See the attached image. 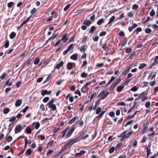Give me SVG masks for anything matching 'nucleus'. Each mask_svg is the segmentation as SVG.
<instances>
[{
  "instance_id": "nucleus-56",
  "label": "nucleus",
  "mask_w": 158,
  "mask_h": 158,
  "mask_svg": "<svg viewBox=\"0 0 158 158\" xmlns=\"http://www.w3.org/2000/svg\"><path fill=\"white\" fill-rule=\"evenodd\" d=\"M9 45V41L8 40L6 41L4 44V47L5 48H7L8 47Z\"/></svg>"
},
{
  "instance_id": "nucleus-15",
  "label": "nucleus",
  "mask_w": 158,
  "mask_h": 158,
  "mask_svg": "<svg viewBox=\"0 0 158 158\" xmlns=\"http://www.w3.org/2000/svg\"><path fill=\"white\" fill-rule=\"evenodd\" d=\"M88 89L89 88L84 85L81 89V91L82 93H85L86 92Z\"/></svg>"
},
{
  "instance_id": "nucleus-41",
  "label": "nucleus",
  "mask_w": 158,
  "mask_h": 158,
  "mask_svg": "<svg viewBox=\"0 0 158 158\" xmlns=\"http://www.w3.org/2000/svg\"><path fill=\"white\" fill-rule=\"evenodd\" d=\"M102 48L105 51L106 50V48H107V44H103L102 46Z\"/></svg>"
},
{
  "instance_id": "nucleus-21",
  "label": "nucleus",
  "mask_w": 158,
  "mask_h": 158,
  "mask_svg": "<svg viewBox=\"0 0 158 158\" xmlns=\"http://www.w3.org/2000/svg\"><path fill=\"white\" fill-rule=\"evenodd\" d=\"M131 67H129L126 69L124 70L123 72V74L124 75H125L129 72L131 69Z\"/></svg>"
},
{
  "instance_id": "nucleus-30",
  "label": "nucleus",
  "mask_w": 158,
  "mask_h": 158,
  "mask_svg": "<svg viewBox=\"0 0 158 158\" xmlns=\"http://www.w3.org/2000/svg\"><path fill=\"white\" fill-rule=\"evenodd\" d=\"M76 44H70L68 47L67 49L69 51L72 49H73L74 48L73 46H75Z\"/></svg>"
},
{
  "instance_id": "nucleus-18",
  "label": "nucleus",
  "mask_w": 158,
  "mask_h": 158,
  "mask_svg": "<svg viewBox=\"0 0 158 158\" xmlns=\"http://www.w3.org/2000/svg\"><path fill=\"white\" fill-rule=\"evenodd\" d=\"M85 151L84 150H81L79 152L75 154V156H77L79 155L82 156L85 153Z\"/></svg>"
},
{
  "instance_id": "nucleus-8",
  "label": "nucleus",
  "mask_w": 158,
  "mask_h": 158,
  "mask_svg": "<svg viewBox=\"0 0 158 158\" xmlns=\"http://www.w3.org/2000/svg\"><path fill=\"white\" fill-rule=\"evenodd\" d=\"M124 86L123 84L118 86L116 89L117 91L118 92H121L124 88Z\"/></svg>"
},
{
  "instance_id": "nucleus-4",
  "label": "nucleus",
  "mask_w": 158,
  "mask_h": 158,
  "mask_svg": "<svg viewBox=\"0 0 158 158\" xmlns=\"http://www.w3.org/2000/svg\"><path fill=\"white\" fill-rule=\"evenodd\" d=\"M75 129V127H72L70 130H69L66 135V137H69L72 134Z\"/></svg>"
},
{
  "instance_id": "nucleus-50",
  "label": "nucleus",
  "mask_w": 158,
  "mask_h": 158,
  "mask_svg": "<svg viewBox=\"0 0 158 158\" xmlns=\"http://www.w3.org/2000/svg\"><path fill=\"white\" fill-rule=\"evenodd\" d=\"M109 92H107L106 94V95H104L103 96H102V97H101L100 99H105L107 96L108 95V94H109Z\"/></svg>"
},
{
  "instance_id": "nucleus-39",
  "label": "nucleus",
  "mask_w": 158,
  "mask_h": 158,
  "mask_svg": "<svg viewBox=\"0 0 158 158\" xmlns=\"http://www.w3.org/2000/svg\"><path fill=\"white\" fill-rule=\"evenodd\" d=\"M26 131L27 134H30L31 132V131L30 128L27 127L26 128Z\"/></svg>"
},
{
  "instance_id": "nucleus-25",
  "label": "nucleus",
  "mask_w": 158,
  "mask_h": 158,
  "mask_svg": "<svg viewBox=\"0 0 158 158\" xmlns=\"http://www.w3.org/2000/svg\"><path fill=\"white\" fill-rule=\"evenodd\" d=\"M146 64L145 63H142L140 64L139 66V69H143L144 67H146Z\"/></svg>"
},
{
  "instance_id": "nucleus-55",
  "label": "nucleus",
  "mask_w": 158,
  "mask_h": 158,
  "mask_svg": "<svg viewBox=\"0 0 158 158\" xmlns=\"http://www.w3.org/2000/svg\"><path fill=\"white\" fill-rule=\"evenodd\" d=\"M131 79H128L127 81H125L124 83H123L122 84L124 86H125L127 85L128 83L130 81Z\"/></svg>"
},
{
  "instance_id": "nucleus-17",
  "label": "nucleus",
  "mask_w": 158,
  "mask_h": 158,
  "mask_svg": "<svg viewBox=\"0 0 158 158\" xmlns=\"http://www.w3.org/2000/svg\"><path fill=\"white\" fill-rule=\"evenodd\" d=\"M67 34H65L63 36L61 39V40H63L64 43H65L68 40V38H66V36L67 35Z\"/></svg>"
},
{
  "instance_id": "nucleus-28",
  "label": "nucleus",
  "mask_w": 158,
  "mask_h": 158,
  "mask_svg": "<svg viewBox=\"0 0 158 158\" xmlns=\"http://www.w3.org/2000/svg\"><path fill=\"white\" fill-rule=\"evenodd\" d=\"M10 111V110L8 108H4L3 111V113L5 114H6L7 113H8L9 111Z\"/></svg>"
},
{
  "instance_id": "nucleus-13",
  "label": "nucleus",
  "mask_w": 158,
  "mask_h": 158,
  "mask_svg": "<svg viewBox=\"0 0 158 158\" xmlns=\"http://www.w3.org/2000/svg\"><path fill=\"white\" fill-rule=\"evenodd\" d=\"M87 47V46L86 45L82 46L81 47V48L80 49V51L81 52H84L85 51Z\"/></svg>"
},
{
  "instance_id": "nucleus-12",
  "label": "nucleus",
  "mask_w": 158,
  "mask_h": 158,
  "mask_svg": "<svg viewBox=\"0 0 158 158\" xmlns=\"http://www.w3.org/2000/svg\"><path fill=\"white\" fill-rule=\"evenodd\" d=\"M31 16H29V17H28L21 24V25H20V26L22 27H23L25 24L28 21L30 20V19L31 17Z\"/></svg>"
},
{
  "instance_id": "nucleus-40",
  "label": "nucleus",
  "mask_w": 158,
  "mask_h": 158,
  "mask_svg": "<svg viewBox=\"0 0 158 158\" xmlns=\"http://www.w3.org/2000/svg\"><path fill=\"white\" fill-rule=\"evenodd\" d=\"M142 29L141 28L139 27L137 28L136 30V34H138L139 32L141 31Z\"/></svg>"
},
{
  "instance_id": "nucleus-63",
  "label": "nucleus",
  "mask_w": 158,
  "mask_h": 158,
  "mask_svg": "<svg viewBox=\"0 0 158 158\" xmlns=\"http://www.w3.org/2000/svg\"><path fill=\"white\" fill-rule=\"evenodd\" d=\"M12 139V138L11 136H9L6 139V140L8 142H10Z\"/></svg>"
},
{
  "instance_id": "nucleus-37",
  "label": "nucleus",
  "mask_w": 158,
  "mask_h": 158,
  "mask_svg": "<svg viewBox=\"0 0 158 158\" xmlns=\"http://www.w3.org/2000/svg\"><path fill=\"white\" fill-rule=\"evenodd\" d=\"M139 6L137 4H134L132 6V9L133 10H136L138 8Z\"/></svg>"
},
{
  "instance_id": "nucleus-1",
  "label": "nucleus",
  "mask_w": 158,
  "mask_h": 158,
  "mask_svg": "<svg viewBox=\"0 0 158 158\" xmlns=\"http://www.w3.org/2000/svg\"><path fill=\"white\" fill-rule=\"evenodd\" d=\"M54 102V99H52L47 104L46 106H48V108L50 109L52 111H54L56 109V106L53 104Z\"/></svg>"
},
{
  "instance_id": "nucleus-22",
  "label": "nucleus",
  "mask_w": 158,
  "mask_h": 158,
  "mask_svg": "<svg viewBox=\"0 0 158 158\" xmlns=\"http://www.w3.org/2000/svg\"><path fill=\"white\" fill-rule=\"evenodd\" d=\"M104 19L102 18L98 21L97 22V24L98 25H100L101 24H102V23H104Z\"/></svg>"
},
{
  "instance_id": "nucleus-9",
  "label": "nucleus",
  "mask_w": 158,
  "mask_h": 158,
  "mask_svg": "<svg viewBox=\"0 0 158 158\" xmlns=\"http://www.w3.org/2000/svg\"><path fill=\"white\" fill-rule=\"evenodd\" d=\"M137 26L138 25L137 24L135 23H134L131 27H129V31L130 32L131 31L137 27Z\"/></svg>"
},
{
  "instance_id": "nucleus-36",
  "label": "nucleus",
  "mask_w": 158,
  "mask_h": 158,
  "mask_svg": "<svg viewBox=\"0 0 158 158\" xmlns=\"http://www.w3.org/2000/svg\"><path fill=\"white\" fill-rule=\"evenodd\" d=\"M67 130V129H66L65 130H64L62 131L61 133L62 134V135L61 137L62 138H63L64 137V136L65 135Z\"/></svg>"
},
{
  "instance_id": "nucleus-64",
  "label": "nucleus",
  "mask_w": 158,
  "mask_h": 158,
  "mask_svg": "<svg viewBox=\"0 0 158 158\" xmlns=\"http://www.w3.org/2000/svg\"><path fill=\"white\" fill-rule=\"evenodd\" d=\"M131 49L130 48H127L126 49V52L127 53H130L131 51Z\"/></svg>"
},
{
  "instance_id": "nucleus-59",
  "label": "nucleus",
  "mask_w": 158,
  "mask_h": 158,
  "mask_svg": "<svg viewBox=\"0 0 158 158\" xmlns=\"http://www.w3.org/2000/svg\"><path fill=\"white\" fill-rule=\"evenodd\" d=\"M36 11V9L35 8H33L30 11V13L31 15L33 14Z\"/></svg>"
},
{
  "instance_id": "nucleus-24",
  "label": "nucleus",
  "mask_w": 158,
  "mask_h": 158,
  "mask_svg": "<svg viewBox=\"0 0 158 158\" xmlns=\"http://www.w3.org/2000/svg\"><path fill=\"white\" fill-rule=\"evenodd\" d=\"M77 116L74 117L73 118L70 120V121H69V123L70 124H71L73 123L75 121V120L77 119Z\"/></svg>"
},
{
  "instance_id": "nucleus-34",
  "label": "nucleus",
  "mask_w": 158,
  "mask_h": 158,
  "mask_svg": "<svg viewBox=\"0 0 158 158\" xmlns=\"http://www.w3.org/2000/svg\"><path fill=\"white\" fill-rule=\"evenodd\" d=\"M138 89V88L136 86H134L132 87L130 89L131 91L133 92H135L137 91Z\"/></svg>"
},
{
  "instance_id": "nucleus-32",
  "label": "nucleus",
  "mask_w": 158,
  "mask_h": 158,
  "mask_svg": "<svg viewBox=\"0 0 158 158\" xmlns=\"http://www.w3.org/2000/svg\"><path fill=\"white\" fill-rule=\"evenodd\" d=\"M67 68L69 70L71 69L72 68V64L71 62H69L67 64Z\"/></svg>"
},
{
  "instance_id": "nucleus-19",
  "label": "nucleus",
  "mask_w": 158,
  "mask_h": 158,
  "mask_svg": "<svg viewBox=\"0 0 158 158\" xmlns=\"http://www.w3.org/2000/svg\"><path fill=\"white\" fill-rule=\"evenodd\" d=\"M58 35L57 34H54L53 36L51 37L47 41L46 43L48 42L49 41H51L52 40H53L54 39H55L57 36Z\"/></svg>"
},
{
  "instance_id": "nucleus-53",
  "label": "nucleus",
  "mask_w": 158,
  "mask_h": 158,
  "mask_svg": "<svg viewBox=\"0 0 158 158\" xmlns=\"http://www.w3.org/2000/svg\"><path fill=\"white\" fill-rule=\"evenodd\" d=\"M121 79L120 78L116 80V81L114 82L117 85L121 81Z\"/></svg>"
},
{
  "instance_id": "nucleus-29",
  "label": "nucleus",
  "mask_w": 158,
  "mask_h": 158,
  "mask_svg": "<svg viewBox=\"0 0 158 158\" xmlns=\"http://www.w3.org/2000/svg\"><path fill=\"white\" fill-rule=\"evenodd\" d=\"M40 61V59L38 57L35 58L34 61V64L35 65L38 64Z\"/></svg>"
},
{
  "instance_id": "nucleus-48",
  "label": "nucleus",
  "mask_w": 158,
  "mask_h": 158,
  "mask_svg": "<svg viewBox=\"0 0 158 158\" xmlns=\"http://www.w3.org/2000/svg\"><path fill=\"white\" fill-rule=\"evenodd\" d=\"M155 15V12L154 10H152L150 12V15L152 17L153 16H154Z\"/></svg>"
},
{
  "instance_id": "nucleus-10",
  "label": "nucleus",
  "mask_w": 158,
  "mask_h": 158,
  "mask_svg": "<svg viewBox=\"0 0 158 158\" xmlns=\"http://www.w3.org/2000/svg\"><path fill=\"white\" fill-rule=\"evenodd\" d=\"M22 103V100L21 99L17 100L15 103V105L16 107L20 106Z\"/></svg>"
},
{
  "instance_id": "nucleus-27",
  "label": "nucleus",
  "mask_w": 158,
  "mask_h": 158,
  "mask_svg": "<svg viewBox=\"0 0 158 158\" xmlns=\"http://www.w3.org/2000/svg\"><path fill=\"white\" fill-rule=\"evenodd\" d=\"M115 19V16H112L111 18H110L109 20V21L108 22V24H110Z\"/></svg>"
},
{
  "instance_id": "nucleus-52",
  "label": "nucleus",
  "mask_w": 158,
  "mask_h": 158,
  "mask_svg": "<svg viewBox=\"0 0 158 158\" xmlns=\"http://www.w3.org/2000/svg\"><path fill=\"white\" fill-rule=\"evenodd\" d=\"M63 81V80H60L59 81H56V83L57 85H60Z\"/></svg>"
},
{
  "instance_id": "nucleus-3",
  "label": "nucleus",
  "mask_w": 158,
  "mask_h": 158,
  "mask_svg": "<svg viewBox=\"0 0 158 158\" xmlns=\"http://www.w3.org/2000/svg\"><path fill=\"white\" fill-rule=\"evenodd\" d=\"M22 128V126L19 124L16 125L15 130V133L17 134L20 132Z\"/></svg>"
},
{
  "instance_id": "nucleus-49",
  "label": "nucleus",
  "mask_w": 158,
  "mask_h": 158,
  "mask_svg": "<svg viewBox=\"0 0 158 158\" xmlns=\"http://www.w3.org/2000/svg\"><path fill=\"white\" fill-rule=\"evenodd\" d=\"M127 15L129 17H132L134 16V14L131 11L128 13Z\"/></svg>"
},
{
  "instance_id": "nucleus-60",
  "label": "nucleus",
  "mask_w": 158,
  "mask_h": 158,
  "mask_svg": "<svg viewBox=\"0 0 158 158\" xmlns=\"http://www.w3.org/2000/svg\"><path fill=\"white\" fill-rule=\"evenodd\" d=\"M106 33V32L105 31H103L101 32L100 34V36H103L105 35Z\"/></svg>"
},
{
  "instance_id": "nucleus-46",
  "label": "nucleus",
  "mask_w": 158,
  "mask_h": 158,
  "mask_svg": "<svg viewBox=\"0 0 158 158\" xmlns=\"http://www.w3.org/2000/svg\"><path fill=\"white\" fill-rule=\"evenodd\" d=\"M135 106V105H134L130 109L128 110V111L127 112V114H130V113H131V112L132 111V110L134 108Z\"/></svg>"
},
{
  "instance_id": "nucleus-16",
  "label": "nucleus",
  "mask_w": 158,
  "mask_h": 158,
  "mask_svg": "<svg viewBox=\"0 0 158 158\" xmlns=\"http://www.w3.org/2000/svg\"><path fill=\"white\" fill-rule=\"evenodd\" d=\"M91 22L89 20H85L83 23V24L86 25L87 26H89L91 23Z\"/></svg>"
},
{
  "instance_id": "nucleus-33",
  "label": "nucleus",
  "mask_w": 158,
  "mask_h": 158,
  "mask_svg": "<svg viewBox=\"0 0 158 158\" xmlns=\"http://www.w3.org/2000/svg\"><path fill=\"white\" fill-rule=\"evenodd\" d=\"M96 27H95L94 26H92L90 29V32L91 33H93L96 29Z\"/></svg>"
},
{
  "instance_id": "nucleus-7",
  "label": "nucleus",
  "mask_w": 158,
  "mask_h": 158,
  "mask_svg": "<svg viewBox=\"0 0 158 158\" xmlns=\"http://www.w3.org/2000/svg\"><path fill=\"white\" fill-rule=\"evenodd\" d=\"M158 63V56H156L154 60V61L152 64L151 68L154 66Z\"/></svg>"
},
{
  "instance_id": "nucleus-20",
  "label": "nucleus",
  "mask_w": 158,
  "mask_h": 158,
  "mask_svg": "<svg viewBox=\"0 0 158 158\" xmlns=\"http://www.w3.org/2000/svg\"><path fill=\"white\" fill-rule=\"evenodd\" d=\"M31 153V150L30 149H28L27 151L25 153V154L27 156H28L30 155Z\"/></svg>"
},
{
  "instance_id": "nucleus-11",
  "label": "nucleus",
  "mask_w": 158,
  "mask_h": 158,
  "mask_svg": "<svg viewBox=\"0 0 158 158\" xmlns=\"http://www.w3.org/2000/svg\"><path fill=\"white\" fill-rule=\"evenodd\" d=\"M64 63L63 61H61L59 64H56V66L55 67V68L57 69H59L60 67L63 65Z\"/></svg>"
},
{
  "instance_id": "nucleus-42",
  "label": "nucleus",
  "mask_w": 158,
  "mask_h": 158,
  "mask_svg": "<svg viewBox=\"0 0 158 158\" xmlns=\"http://www.w3.org/2000/svg\"><path fill=\"white\" fill-rule=\"evenodd\" d=\"M68 145L66 144L64 146V147L63 148L61 151L60 152V153H63V152L68 147Z\"/></svg>"
},
{
  "instance_id": "nucleus-45",
  "label": "nucleus",
  "mask_w": 158,
  "mask_h": 158,
  "mask_svg": "<svg viewBox=\"0 0 158 158\" xmlns=\"http://www.w3.org/2000/svg\"><path fill=\"white\" fill-rule=\"evenodd\" d=\"M13 2H10L7 3V6L9 8H11V6L13 5Z\"/></svg>"
},
{
  "instance_id": "nucleus-62",
  "label": "nucleus",
  "mask_w": 158,
  "mask_h": 158,
  "mask_svg": "<svg viewBox=\"0 0 158 158\" xmlns=\"http://www.w3.org/2000/svg\"><path fill=\"white\" fill-rule=\"evenodd\" d=\"M121 146V143H118L117 146H116L115 148V149L116 151Z\"/></svg>"
},
{
  "instance_id": "nucleus-57",
  "label": "nucleus",
  "mask_w": 158,
  "mask_h": 158,
  "mask_svg": "<svg viewBox=\"0 0 158 158\" xmlns=\"http://www.w3.org/2000/svg\"><path fill=\"white\" fill-rule=\"evenodd\" d=\"M53 142L54 141L53 140H51L47 144V147H49L51 146L52 145Z\"/></svg>"
},
{
  "instance_id": "nucleus-51",
  "label": "nucleus",
  "mask_w": 158,
  "mask_h": 158,
  "mask_svg": "<svg viewBox=\"0 0 158 158\" xmlns=\"http://www.w3.org/2000/svg\"><path fill=\"white\" fill-rule=\"evenodd\" d=\"M152 32V30L150 28H147L146 29L145 32L146 33L148 34Z\"/></svg>"
},
{
  "instance_id": "nucleus-38",
  "label": "nucleus",
  "mask_w": 158,
  "mask_h": 158,
  "mask_svg": "<svg viewBox=\"0 0 158 158\" xmlns=\"http://www.w3.org/2000/svg\"><path fill=\"white\" fill-rule=\"evenodd\" d=\"M115 149V148L114 147H111L109 150V152L111 154L114 152V150Z\"/></svg>"
},
{
  "instance_id": "nucleus-2",
  "label": "nucleus",
  "mask_w": 158,
  "mask_h": 158,
  "mask_svg": "<svg viewBox=\"0 0 158 158\" xmlns=\"http://www.w3.org/2000/svg\"><path fill=\"white\" fill-rule=\"evenodd\" d=\"M79 140V137H78L72 140H71L70 141L67 143V144L68 146L70 145V146H71L73 143L77 142Z\"/></svg>"
},
{
  "instance_id": "nucleus-5",
  "label": "nucleus",
  "mask_w": 158,
  "mask_h": 158,
  "mask_svg": "<svg viewBox=\"0 0 158 158\" xmlns=\"http://www.w3.org/2000/svg\"><path fill=\"white\" fill-rule=\"evenodd\" d=\"M127 132V131H125L121 134V136H122L120 139L121 141H123L125 139V138H126V134Z\"/></svg>"
},
{
  "instance_id": "nucleus-6",
  "label": "nucleus",
  "mask_w": 158,
  "mask_h": 158,
  "mask_svg": "<svg viewBox=\"0 0 158 158\" xmlns=\"http://www.w3.org/2000/svg\"><path fill=\"white\" fill-rule=\"evenodd\" d=\"M51 93V91H48L46 90H42L41 91V94L42 96H44L45 94H49Z\"/></svg>"
},
{
  "instance_id": "nucleus-54",
  "label": "nucleus",
  "mask_w": 158,
  "mask_h": 158,
  "mask_svg": "<svg viewBox=\"0 0 158 158\" xmlns=\"http://www.w3.org/2000/svg\"><path fill=\"white\" fill-rule=\"evenodd\" d=\"M150 105V102H147L145 104V106L147 108H148Z\"/></svg>"
},
{
  "instance_id": "nucleus-23",
  "label": "nucleus",
  "mask_w": 158,
  "mask_h": 158,
  "mask_svg": "<svg viewBox=\"0 0 158 158\" xmlns=\"http://www.w3.org/2000/svg\"><path fill=\"white\" fill-rule=\"evenodd\" d=\"M15 33L14 32H12L10 35V38L11 39H13L15 37Z\"/></svg>"
},
{
  "instance_id": "nucleus-14",
  "label": "nucleus",
  "mask_w": 158,
  "mask_h": 158,
  "mask_svg": "<svg viewBox=\"0 0 158 158\" xmlns=\"http://www.w3.org/2000/svg\"><path fill=\"white\" fill-rule=\"evenodd\" d=\"M78 55L77 54H75L71 56V59L74 60H77V59Z\"/></svg>"
},
{
  "instance_id": "nucleus-43",
  "label": "nucleus",
  "mask_w": 158,
  "mask_h": 158,
  "mask_svg": "<svg viewBox=\"0 0 158 158\" xmlns=\"http://www.w3.org/2000/svg\"><path fill=\"white\" fill-rule=\"evenodd\" d=\"M117 85L114 82L111 85L110 87V89L112 90L113 89H114Z\"/></svg>"
},
{
  "instance_id": "nucleus-61",
  "label": "nucleus",
  "mask_w": 158,
  "mask_h": 158,
  "mask_svg": "<svg viewBox=\"0 0 158 158\" xmlns=\"http://www.w3.org/2000/svg\"><path fill=\"white\" fill-rule=\"evenodd\" d=\"M40 126V123L39 122H36L35 126V128L36 129H38Z\"/></svg>"
},
{
  "instance_id": "nucleus-47",
  "label": "nucleus",
  "mask_w": 158,
  "mask_h": 158,
  "mask_svg": "<svg viewBox=\"0 0 158 158\" xmlns=\"http://www.w3.org/2000/svg\"><path fill=\"white\" fill-rule=\"evenodd\" d=\"M119 35L120 37H123L125 36V34L123 31H120L119 33Z\"/></svg>"
},
{
  "instance_id": "nucleus-31",
  "label": "nucleus",
  "mask_w": 158,
  "mask_h": 158,
  "mask_svg": "<svg viewBox=\"0 0 158 158\" xmlns=\"http://www.w3.org/2000/svg\"><path fill=\"white\" fill-rule=\"evenodd\" d=\"M87 73L85 72H84L81 73V76L82 78H85L87 76Z\"/></svg>"
},
{
  "instance_id": "nucleus-35",
  "label": "nucleus",
  "mask_w": 158,
  "mask_h": 158,
  "mask_svg": "<svg viewBox=\"0 0 158 158\" xmlns=\"http://www.w3.org/2000/svg\"><path fill=\"white\" fill-rule=\"evenodd\" d=\"M147 155L148 156L151 153V149L150 148H149L148 147L147 148Z\"/></svg>"
},
{
  "instance_id": "nucleus-44",
  "label": "nucleus",
  "mask_w": 158,
  "mask_h": 158,
  "mask_svg": "<svg viewBox=\"0 0 158 158\" xmlns=\"http://www.w3.org/2000/svg\"><path fill=\"white\" fill-rule=\"evenodd\" d=\"M70 6V4H68L64 9V10L65 11H66L69 8Z\"/></svg>"
},
{
  "instance_id": "nucleus-58",
  "label": "nucleus",
  "mask_w": 158,
  "mask_h": 158,
  "mask_svg": "<svg viewBox=\"0 0 158 158\" xmlns=\"http://www.w3.org/2000/svg\"><path fill=\"white\" fill-rule=\"evenodd\" d=\"M101 111V107H99L96 111V114H99Z\"/></svg>"
},
{
  "instance_id": "nucleus-26",
  "label": "nucleus",
  "mask_w": 158,
  "mask_h": 158,
  "mask_svg": "<svg viewBox=\"0 0 158 158\" xmlns=\"http://www.w3.org/2000/svg\"><path fill=\"white\" fill-rule=\"evenodd\" d=\"M10 78H9L6 82L5 85L8 86H11L12 85V84L11 82H10L9 81Z\"/></svg>"
}]
</instances>
